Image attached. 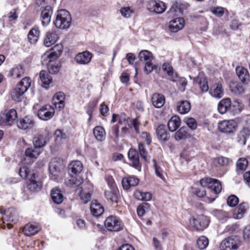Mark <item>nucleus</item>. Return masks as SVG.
I'll return each mask as SVG.
<instances>
[{
	"mask_svg": "<svg viewBox=\"0 0 250 250\" xmlns=\"http://www.w3.org/2000/svg\"><path fill=\"white\" fill-rule=\"evenodd\" d=\"M62 45L57 44L49 52H46L42 56L41 62L42 65L48 66L60 56L62 51Z\"/></svg>",
	"mask_w": 250,
	"mask_h": 250,
	"instance_id": "f257e3e1",
	"label": "nucleus"
},
{
	"mask_svg": "<svg viewBox=\"0 0 250 250\" xmlns=\"http://www.w3.org/2000/svg\"><path fill=\"white\" fill-rule=\"evenodd\" d=\"M71 23V17L68 11L65 9H61L58 11L54 24L60 29L68 28Z\"/></svg>",
	"mask_w": 250,
	"mask_h": 250,
	"instance_id": "f03ea898",
	"label": "nucleus"
},
{
	"mask_svg": "<svg viewBox=\"0 0 250 250\" xmlns=\"http://www.w3.org/2000/svg\"><path fill=\"white\" fill-rule=\"evenodd\" d=\"M240 106L239 103L234 102L231 104L230 99L229 98H226L222 100L218 104V110L222 114L226 113L227 111L230 112H236L237 111H240V108H235L236 107Z\"/></svg>",
	"mask_w": 250,
	"mask_h": 250,
	"instance_id": "7ed1b4c3",
	"label": "nucleus"
},
{
	"mask_svg": "<svg viewBox=\"0 0 250 250\" xmlns=\"http://www.w3.org/2000/svg\"><path fill=\"white\" fill-rule=\"evenodd\" d=\"M209 222L208 218L203 215L192 217L189 219L190 226L198 230H204L208 226Z\"/></svg>",
	"mask_w": 250,
	"mask_h": 250,
	"instance_id": "20e7f679",
	"label": "nucleus"
},
{
	"mask_svg": "<svg viewBox=\"0 0 250 250\" xmlns=\"http://www.w3.org/2000/svg\"><path fill=\"white\" fill-rule=\"evenodd\" d=\"M201 185L204 187H208L215 194L219 193L222 190V185L220 182L215 179L205 178L200 180Z\"/></svg>",
	"mask_w": 250,
	"mask_h": 250,
	"instance_id": "39448f33",
	"label": "nucleus"
},
{
	"mask_svg": "<svg viewBox=\"0 0 250 250\" xmlns=\"http://www.w3.org/2000/svg\"><path fill=\"white\" fill-rule=\"evenodd\" d=\"M104 225L109 231H118L123 229L120 220L114 216L108 217L104 221Z\"/></svg>",
	"mask_w": 250,
	"mask_h": 250,
	"instance_id": "423d86ee",
	"label": "nucleus"
},
{
	"mask_svg": "<svg viewBox=\"0 0 250 250\" xmlns=\"http://www.w3.org/2000/svg\"><path fill=\"white\" fill-rule=\"evenodd\" d=\"M237 123L234 120H224L218 124L219 130L223 133H231L237 127Z\"/></svg>",
	"mask_w": 250,
	"mask_h": 250,
	"instance_id": "0eeeda50",
	"label": "nucleus"
},
{
	"mask_svg": "<svg viewBox=\"0 0 250 250\" xmlns=\"http://www.w3.org/2000/svg\"><path fill=\"white\" fill-rule=\"evenodd\" d=\"M63 167L62 160L58 158L53 159L49 165V170L51 177L53 179H56Z\"/></svg>",
	"mask_w": 250,
	"mask_h": 250,
	"instance_id": "6e6552de",
	"label": "nucleus"
},
{
	"mask_svg": "<svg viewBox=\"0 0 250 250\" xmlns=\"http://www.w3.org/2000/svg\"><path fill=\"white\" fill-rule=\"evenodd\" d=\"M81 190L78 193L81 200L84 204H86L91 199V191L93 189V185L88 182H86L83 187H81Z\"/></svg>",
	"mask_w": 250,
	"mask_h": 250,
	"instance_id": "1a4fd4ad",
	"label": "nucleus"
},
{
	"mask_svg": "<svg viewBox=\"0 0 250 250\" xmlns=\"http://www.w3.org/2000/svg\"><path fill=\"white\" fill-rule=\"evenodd\" d=\"M54 113V107L50 104H45L38 110V116L42 120L48 121L53 117Z\"/></svg>",
	"mask_w": 250,
	"mask_h": 250,
	"instance_id": "9d476101",
	"label": "nucleus"
},
{
	"mask_svg": "<svg viewBox=\"0 0 250 250\" xmlns=\"http://www.w3.org/2000/svg\"><path fill=\"white\" fill-rule=\"evenodd\" d=\"M16 119V109H11L0 114V125H11Z\"/></svg>",
	"mask_w": 250,
	"mask_h": 250,
	"instance_id": "9b49d317",
	"label": "nucleus"
},
{
	"mask_svg": "<svg viewBox=\"0 0 250 250\" xmlns=\"http://www.w3.org/2000/svg\"><path fill=\"white\" fill-rule=\"evenodd\" d=\"M238 239L236 236H231L225 239L220 245L221 250H236L238 247Z\"/></svg>",
	"mask_w": 250,
	"mask_h": 250,
	"instance_id": "f8f14e48",
	"label": "nucleus"
},
{
	"mask_svg": "<svg viewBox=\"0 0 250 250\" xmlns=\"http://www.w3.org/2000/svg\"><path fill=\"white\" fill-rule=\"evenodd\" d=\"M147 9L148 11L160 14L166 10V5L161 1L150 0L147 4Z\"/></svg>",
	"mask_w": 250,
	"mask_h": 250,
	"instance_id": "ddd939ff",
	"label": "nucleus"
},
{
	"mask_svg": "<svg viewBox=\"0 0 250 250\" xmlns=\"http://www.w3.org/2000/svg\"><path fill=\"white\" fill-rule=\"evenodd\" d=\"M42 186V182L38 179L37 174L35 173H33L28 181V189L32 192H37L41 189Z\"/></svg>",
	"mask_w": 250,
	"mask_h": 250,
	"instance_id": "4468645a",
	"label": "nucleus"
},
{
	"mask_svg": "<svg viewBox=\"0 0 250 250\" xmlns=\"http://www.w3.org/2000/svg\"><path fill=\"white\" fill-rule=\"evenodd\" d=\"M92 54L88 51L78 53L75 57L76 62L81 65L88 64L92 58Z\"/></svg>",
	"mask_w": 250,
	"mask_h": 250,
	"instance_id": "2eb2a0df",
	"label": "nucleus"
},
{
	"mask_svg": "<svg viewBox=\"0 0 250 250\" xmlns=\"http://www.w3.org/2000/svg\"><path fill=\"white\" fill-rule=\"evenodd\" d=\"M250 136V118L247 120L246 125L238 135V142L242 145H245L248 138Z\"/></svg>",
	"mask_w": 250,
	"mask_h": 250,
	"instance_id": "dca6fc26",
	"label": "nucleus"
},
{
	"mask_svg": "<svg viewBox=\"0 0 250 250\" xmlns=\"http://www.w3.org/2000/svg\"><path fill=\"white\" fill-rule=\"evenodd\" d=\"M0 213L2 214H4V215L2 217V219L3 226L2 227L3 229H5L6 226L8 229H10L13 227V224H15L14 217L9 216L11 214V212L9 209L5 210L3 209H0Z\"/></svg>",
	"mask_w": 250,
	"mask_h": 250,
	"instance_id": "f3484780",
	"label": "nucleus"
},
{
	"mask_svg": "<svg viewBox=\"0 0 250 250\" xmlns=\"http://www.w3.org/2000/svg\"><path fill=\"white\" fill-rule=\"evenodd\" d=\"M59 37L56 32L53 30L49 31L45 34L43 44L46 47H49L56 42Z\"/></svg>",
	"mask_w": 250,
	"mask_h": 250,
	"instance_id": "a211bd4d",
	"label": "nucleus"
},
{
	"mask_svg": "<svg viewBox=\"0 0 250 250\" xmlns=\"http://www.w3.org/2000/svg\"><path fill=\"white\" fill-rule=\"evenodd\" d=\"M31 80L29 77L23 78L17 86V94H23L30 86Z\"/></svg>",
	"mask_w": 250,
	"mask_h": 250,
	"instance_id": "6ab92c4d",
	"label": "nucleus"
},
{
	"mask_svg": "<svg viewBox=\"0 0 250 250\" xmlns=\"http://www.w3.org/2000/svg\"><path fill=\"white\" fill-rule=\"evenodd\" d=\"M184 26V20L182 18H177L170 21L169 28L171 32H177L183 29Z\"/></svg>",
	"mask_w": 250,
	"mask_h": 250,
	"instance_id": "aec40b11",
	"label": "nucleus"
},
{
	"mask_svg": "<svg viewBox=\"0 0 250 250\" xmlns=\"http://www.w3.org/2000/svg\"><path fill=\"white\" fill-rule=\"evenodd\" d=\"M39 77L42 87L45 89H48L50 87V84L53 82L52 77L45 70H42L40 72Z\"/></svg>",
	"mask_w": 250,
	"mask_h": 250,
	"instance_id": "412c9836",
	"label": "nucleus"
},
{
	"mask_svg": "<svg viewBox=\"0 0 250 250\" xmlns=\"http://www.w3.org/2000/svg\"><path fill=\"white\" fill-rule=\"evenodd\" d=\"M41 229V227L36 224L28 223L24 227L22 231L24 235L30 236L36 234Z\"/></svg>",
	"mask_w": 250,
	"mask_h": 250,
	"instance_id": "4be33fe9",
	"label": "nucleus"
},
{
	"mask_svg": "<svg viewBox=\"0 0 250 250\" xmlns=\"http://www.w3.org/2000/svg\"><path fill=\"white\" fill-rule=\"evenodd\" d=\"M156 133L159 140L161 143H164L170 138V134L166 131L164 125H159L156 129Z\"/></svg>",
	"mask_w": 250,
	"mask_h": 250,
	"instance_id": "5701e85b",
	"label": "nucleus"
},
{
	"mask_svg": "<svg viewBox=\"0 0 250 250\" xmlns=\"http://www.w3.org/2000/svg\"><path fill=\"white\" fill-rule=\"evenodd\" d=\"M53 13L52 8L49 6H46L41 13L42 24L43 26L47 25L51 21V17Z\"/></svg>",
	"mask_w": 250,
	"mask_h": 250,
	"instance_id": "b1692460",
	"label": "nucleus"
},
{
	"mask_svg": "<svg viewBox=\"0 0 250 250\" xmlns=\"http://www.w3.org/2000/svg\"><path fill=\"white\" fill-rule=\"evenodd\" d=\"M66 183L67 186L73 187L77 188L76 192L80 191L82 189L81 187H83L85 183H83V179L80 177L75 178L73 176L71 178L66 181Z\"/></svg>",
	"mask_w": 250,
	"mask_h": 250,
	"instance_id": "393cba45",
	"label": "nucleus"
},
{
	"mask_svg": "<svg viewBox=\"0 0 250 250\" xmlns=\"http://www.w3.org/2000/svg\"><path fill=\"white\" fill-rule=\"evenodd\" d=\"M35 122L32 117L27 116L20 121L19 125H18L19 128L26 130L32 128L34 125Z\"/></svg>",
	"mask_w": 250,
	"mask_h": 250,
	"instance_id": "a878e982",
	"label": "nucleus"
},
{
	"mask_svg": "<svg viewBox=\"0 0 250 250\" xmlns=\"http://www.w3.org/2000/svg\"><path fill=\"white\" fill-rule=\"evenodd\" d=\"M209 93L212 97L220 99L224 95V89L221 83H216L212 85L209 90Z\"/></svg>",
	"mask_w": 250,
	"mask_h": 250,
	"instance_id": "bb28decb",
	"label": "nucleus"
},
{
	"mask_svg": "<svg viewBox=\"0 0 250 250\" xmlns=\"http://www.w3.org/2000/svg\"><path fill=\"white\" fill-rule=\"evenodd\" d=\"M151 102L154 106L156 108H160L165 103V97L161 94L155 93L151 97Z\"/></svg>",
	"mask_w": 250,
	"mask_h": 250,
	"instance_id": "cd10ccee",
	"label": "nucleus"
},
{
	"mask_svg": "<svg viewBox=\"0 0 250 250\" xmlns=\"http://www.w3.org/2000/svg\"><path fill=\"white\" fill-rule=\"evenodd\" d=\"M139 182V180L133 176L124 178L122 180L123 187L125 189H128L131 187L137 186Z\"/></svg>",
	"mask_w": 250,
	"mask_h": 250,
	"instance_id": "c85d7f7f",
	"label": "nucleus"
},
{
	"mask_svg": "<svg viewBox=\"0 0 250 250\" xmlns=\"http://www.w3.org/2000/svg\"><path fill=\"white\" fill-rule=\"evenodd\" d=\"M128 157L132 163V166L138 168L140 166V161L137 151L134 149H130L128 153Z\"/></svg>",
	"mask_w": 250,
	"mask_h": 250,
	"instance_id": "c756f323",
	"label": "nucleus"
},
{
	"mask_svg": "<svg viewBox=\"0 0 250 250\" xmlns=\"http://www.w3.org/2000/svg\"><path fill=\"white\" fill-rule=\"evenodd\" d=\"M248 208V204L246 203L240 204L238 207L235 209L233 214V217L240 219L243 218L244 214L246 212Z\"/></svg>",
	"mask_w": 250,
	"mask_h": 250,
	"instance_id": "7c9ffc66",
	"label": "nucleus"
},
{
	"mask_svg": "<svg viewBox=\"0 0 250 250\" xmlns=\"http://www.w3.org/2000/svg\"><path fill=\"white\" fill-rule=\"evenodd\" d=\"M236 73L242 82H246L250 80V74L248 70L242 66L236 68Z\"/></svg>",
	"mask_w": 250,
	"mask_h": 250,
	"instance_id": "2f4dec72",
	"label": "nucleus"
},
{
	"mask_svg": "<svg viewBox=\"0 0 250 250\" xmlns=\"http://www.w3.org/2000/svg\"><path fill=\"white\" fill-rule=\"evenodd\" d=\"M40 35L39 28L37 26L33 27L28 34V39L31 43L34 44L37 42Z\"/></svg>",
	"mask_w": 250,
	"mask_h": 250,
	"instance_id": "473e14b6",
	"label": "nucleus"
},
{
	"mask_svg": "<svg viewBox=\"0 0 250 250\" xmlns=\"http://www.w3.org/2000/svg\"><path fill=\"white\" fill-rule=\"evenodd\" d=\"M112 122H118L117 125L120 126L123 125H127L128 124V118L126 115L124 113H121L120 114H113L112 115Z\"/></svg>",
	"mask_w": 250,
	"mask_h": 250,
	"instance_id": "72a5a7b5",
	"label": "nucleus"
},
{
	"mask_svg": "<svg viewBox=\"0 0 250 250\" xmlns=\"http://www.w3.org/2000/svg\"><path fill=\"white\" fill-rule=\"evenodd\" d=\"M90 210L92 215L96 217L102 215L104 211L103 206L96 201L92 202L90 206Z\"/></svg>",
	"mask_w": 250,
	"mask_h": 250,
	"instance_id": "f704fd0d",
	"label": "nucleus"
},
{
	"mask_svg": "<svg viewBox=\"0 0 250 250\" xmlns=\"http://www.w3.org/2000/svg\"><path fill=\"white\" fill-rule=\"evenodd\" d=\"M51 196L54 203L60 204L63 200V196L61 191L58 188H54L51 192Z\"/></svg>",
	"mask_w": 250,
	"mask_h": 250,
	"instance_id": "c9c22d12",
	"label": "nucleus"
},
{
	"mask_svg": "<svg viewBox=\"0 0 250 250\" xmlns=\"http://www.w3.org/2000/svg\"><path fill=\"white\" fill-rule=\"evenodd\" d=\"M180 119L177 116H173L168 121L167 126L169 130L171 132H174L180 125Z\"/></svg>",
	"mask_w": 250,
	"mask_h": 250,
	"instance_id": "e433bc0d",
	"label": "nucleus"
},
{
	"mask_svg": "<svg viewBox=\"0 0 250 250\" xmlns=\"http://www.w3.org/2000/svg\"><path fill=\"white\" fill-rule=\"evenodd\" d=\"M104 194L106 198L112 202L117 203L118 200L117 188H111L105 190Z\"/></svg>",
	"mask_w": 250,
	"mask_h": 250,
	"instance_id": "4c0bfd02",
	"label": "nucleus"
},
{
	"mask_svg": "<svg viewBox=\"0 0 250 250\" xmlns=\"http://www.w3.org/2000/svg\"><path fill=\"white\" fill-rule=\"evenodd\" d=\"M93 131L95 137L98 141H102L105 139L106 133L102 126H97L95 127Z\"/></svg>",
	"mask_w": 250,
	"mask_h": 250,
	"instance_id": "58836bf2",
	"label": "nucleus"
},
{
	"mask_svg": "<svg viewBox=\"0 0 250 250\" xmlns=\"http://www.w3.org/2000/svg\"><path fill=\"white\" fill-rule=\"evenodd\" d=\"M83 166L79 161H72L68 166V169L74 174L80 173L83 169Z\"/></svg>",
	"mask_w": 250,
	"mask_h": 250,
	"instance_id": "ea45409f",
	"label": "nucleus"
},
{
	"mask_svg": "<svg viewBox=\"0 0 250 250\" xmlns=\"http://www.w3.org/2000/svg\"><path fill=\"white\" fill-rule=\"evenodd\" d=\"M191 108L190 104L187 101H182L177 105V110L181 114L188 113Z\"/></svg>",
	"mask_w": 250,
	"mask_h": 250,
	"instance_id": "a19ab883",
	"label": "nucleus"
},
{
	"mask_svg": "<svg viewBox=\"0 0 250 250\" xmlns=\"http://www.w3.org/2000/svg\"><path fill=\"white\" fill-rule=\"evenodd\" d=\"M138 57L141 61L146 62H151L153 59L152 53L146 50L141 51L139 54Z\"/></svg>",
	"mask_w": 250,
	"mask_h": 250,
	"instance_id": "79ce46f5",
	"label": "nucleus"
},
{
	"mask_svg": "<svg viewBox=\"0 0 250 250\" xmlns=\"http://www.w3.org/2000/svg\"><path fill=\"white\" fill-rule=\"evenodd\" d=\"M231 91L235 94H240L245 91L246 87L242 83H233L230 86Z\"/></svg>",
	"mask_w": 250,
	"mask_h": 250,
	"instance_id": "37998d69",
	"label": "nucleus"
},
{
	"mask_svg": "<svg viewBox=\"0 0 250 250\" xmlns=\"http://www.w3.org/2000/svg\"><path fill=\"white\" fill-rule=\"evenodd\" d=\"M138 148L141 157L145 160L146 161L148 154L147 149L149 148V146H147V144L145 145L143 142H139Z\"/></svg>",
	"mask_w": 250,
	"mask_h": 250,
	"instance_id": "c03bdc74",
	"label": "nucleus"
},
{
	"mask_svg": "<svg viewBox=\"0 0 250 250\" xmlns=\"http://www.w3.org/2000/svg\"><path fill=\"white\" fill-rule=\"evenodd\" d=\"M162 69L168 76L171 77L170 78V80L172 81H176L177 77L176 75H173V68L171 65L168 63H164L162 66Z\"/></svg>",
	"mask_w": 250,
	"mask_h": 250,
	"instance_id": "a18cd8bd",
	"label": "nucleus"
},
{
	"mask_svg": "<svg viewBox=\"0 0 250 250\" xmlns=\"http://www.w3.org/2000/svg\"><path fill=\"white\" fill-rule=\"evenodd\" d=\"M189 134L185 127L180 128L175 134V138L177 141L185 139L188 137Z\"/></svg>",
	"mask_w": 250,
	"mask_h": 250,
	"instance_id": "49530a36",
	"label": "nucleus"
},
{
	"mask_svg": "<svg viewBox=\"0 0 250 250\" xmlns=\"http://www.w3.org/2000/svg\"><path fill=\"white\" fill-rule=\"evenodd\" d=\"M41 153V151L34 147V148H29L25 150V154L27 157L36 159Z\"/></svg>",
	"mask_w": 250,
	"mask_h": 250,
	"instance_id": "de8ad7c7",
	"label": "nucleus"
},
{
	"mask_svg": "<svg viewBox=\"0 0 250 250\" xmlns=\"http://www.w3.org/2000/svg\"><path fill=\"white\" fill-rule=\"evenodd\" d=\"M141 190H136L134 192V195L135 197L139 200H143L146 201H149L152 198V195L150 193L148 192H146L145 193V195L144 197H142L141 196Z\"/></svg>",
	"mask_w": 250,
	"mask_h": 250,
	"instance_id": "09e8293b",
	"label": "nucleus"
},
{
	"mask_svg": "<svg viewBox=\"0 0 250 250\" xmlns=\"http://www.w3.org/2000/svg\"><path fill=\"white\" fill-rule=\"evenodd\" d=\"M34 147L38 149L45 146L46 142L42 136L35 137L33 140Z\"/></svg>",
	"mask_w": 250,
	"mask_h": 250,
	"instance_id": "8fccbe9b",
	"label": "nucleus"
},
{
	"mask_svg": "<svg viewBox=\"0 0 250 250\" xmlns=\"http://www.w3.org/2000/svg\"><path fill=\"white\" fill-rule=\"evenodd\" d=\"M61 64L59 62H53L47 66L48 71L52 74H57L60 71Z\"/></svg>",
	"mask_w": 250,
	"mask_h": 250,
	"instance_id": "3c124183",
	"label": "nucleus"
},
{
	"mask_svg": "<svg viewBox=\"0 0 250 250\" xmlns=\"http://www.w3.org/2000/svg\"><path fill=\"white\" fill-rule=\"evenodd\" d=\"M208 240L206 237L201 236L197 240V245L200 250H204L208 247Z\"/></svg>",
	"mask_w": 250,
	"mask_h": 250,
	"instance_id": "603ef678",
	"label": "nucleus"
},
{
	"mask_svg": "<svg viewBox=\"0 0 250 250\" xmlns=\"http://www.w3.org/2000/svg\"><path fill=\"white\" fill-rule=\"evenodd\" d=\"M184 122L192 130H195L197 127V123L195 119L191 117H185Z\"/></svg>",
	"mask_w": 250,
	"mask_h": 250,
	"instance_id": "864d4df0",
	"label": "nucleus"
},
{
	"mask_svg": "<svg viewBox=\"0 0 250 250\" xmlns=\"http://www.w3.org/2000/svg\"><path fill=\"white\" fill-rule=\"evenodd\" d=\"M248 165V162L246 159L240 158L236 163L237 170H244L247 168Z\"/></svg>",
	"mask_w": 250,
	"mask_h": 250,
	"instance_id": "5fc2aeb1",
	"label": "nucleus"
},
{
	"mask_svg": "<svg viewBox=\"0 0 250 250\" xmlns=\"http://www.w3.org/2000/svg\"><path fill=\"white\" fill-rule=\"evenodd\" d=\"M149 205L147 203H143L137 208V214L139 217L143 216L146 213V209L148 207Z\"/></svg>",
	"mask_w": 250,
	"mask_h": 250,
	"instance_id": "6e6d98bb",
	"label": "nucleus"
},
{
	"mask_svg": "<svg viewBox=\"0 0 250 250\" xmlns=\"http://www.w3.org/2000/svg\"><path fill=\"white\" fill-rule=\"evenodd\" d=\"M239 202V199L237 196L234 195L229 196L227 199L228 205L230 207H235Z\"/></svg>",
	"mask_w": 250,
	"mask_h": 250,
	"instance_id": "4d7b16f0",
	"label": "nucleus"
},
{
	"mask_svg": "<svg viewBox=\"0 0 250 250\" xmlns=\"http://www.w3.org/2000/svg\"><path fill=\"white\" fill-rule=\"evenodd\" d=\"M141 139L142 140L141 142H143V143L144 142H146L147 146L149 145L152 141L151 136L146 132H142L141 136Z\"/></svg>",
	"mask_w": 250,
	"mask_h": 250,
	"instance_id": "13d9d810",
	"label": "nucleus"
},
{
	"mask_svg": "<svg viewBox=\"0 0 250 250\" xmlns=\"http://www.w3.org/2000/svg\"><path fill=\"white\" fill-rule=\"evenodd\" d=\"M120 13L125 18H128L132 14V11L128 7H123L120 9Z\"/></svg>",
	"mask_w": 250,
	"mask_h": 250,
	"instance_id": "bf43d9fd",
	"label": "nucleus"
},
{
	"mask_svg": "<svg viewBox=\"0 0 250 250\" xmlns=\"http://www.w3.org/2000/svg\"><path fill=\"white\" fill-rule=\"evenodd\" d=\"M152 162H153V167L155 168V172L156 175L158 177H159L161 178H162L163 175L162 173L161 168L157 165L156 161L155 159H153L152 160Z\"/></svg>",
	"mask_w": 250,
	"mask_h": 250,
	"instance_id": "052dcab7",
	"label": "nucleus"
},
{
	"mask_svg": "<svg viewBox=\"0 0 250 250\" xmlns=\"http://www.w3.org/2000/svg\"><path fill=\"white\" fill-rule=\"evenodd\" d=\"M212 13L218 17H221L224 14V9L222 7H217L211 9Z\"/></svg>",
	"mask_w": 250,
	"mask_h": 250,
	"instance_id": "680f3d73",
	"label": "nucleus"
},
{
	"mask_svg": "<svg viewBox=\"0 0 250 250\" xmlns=\"http://www.w3.org/2000/svg\"><path fill=\"white\" fill-rule=\"evenodd\" d=\"M29 173V169L25 167H22L21 168L19 171V175L23 179L26 178L28 174Z\"/></svg>",
	"mask_w": 250,
	"mask_h": 250,
	"instance_id": "e2e57ef3",
	"label": "nucleus"
},
{
	"mask_svg": "<svg viewBox=\"0 0 250 250\" xmlns=\"http://www.w3.org/2000/svg\"><path fill=\"white\" fill-rule=\"evenodd\" d=\"M200 88L204 92H207L208 90V84L207 81L206 79H203L201 80L199 83Z\"/></svg>",
	"mask_w": 250,
	"mask_h": 250,
	"instance_id": "0e129e2a",
	"label": "nucleus"
},
{
	"mask_svg": "<svg viewBox=\"0 0 250 250\" xmlns=\"http://www.w3.org/2000/svg\"><path fill=\"white\" fill-rule=\"evenodd\" d=\"M243 238L248 243H250V227H246L243 231Z\"/></svg>",
	"mask_w": 250,
	"mask_h": 250,
	"instance_id": "69168bd1",
	"label": "nucleus"
},
{
	"mask_svg": "<svg viewBox=\"0 0 250 250\" xmlns=\"http://www.w3.org/2000/svg\"><path fill=\"white\" fill-rule=\"evenodd\" d=\"M64 95L62 92L57 93L54 97V102H57V103H60L64 102Z\"/></svg>",
	"mask_w": 250,
	"mask_h": 250,
	"instance_id": "338daca9",
	"label": "nucleus"
},
{
	"mask_svg": "<svg viewBox=\"0 0 250 250\" xmlns=\"http://www.w3.org/2000/svg\"><path fill=\"white\" fill-rule=\"evenodd\" d=\"M152 245L155 250H162V246L160 241L155 237L152 239Z\"/></svg>",
	"mask_w": 250,
	"mask_h": 250,
	"instance_id": "774afa93",
	"label": "nucleus"
}]
</instances>
